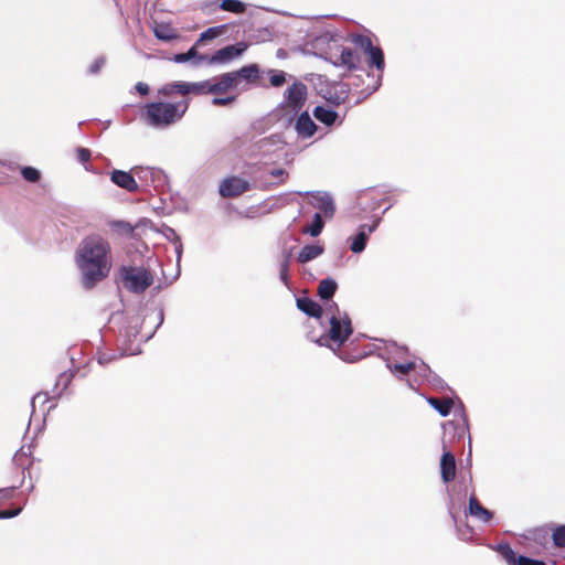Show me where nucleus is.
<instances>
[{
    "label": "nucleus",
    "instance_id": "obj_1",
    "mask_svg": "<svg viewBox=\"0 0 565 565\" xmlns=\"http://www.w3.org/2000/svg\"><path fill=\"white\" fill-rule=\"evenodd\" d=\"M76 264L83 276V285L90 289L104 280L111 269V248L100 235L86 236L76 252Z\"/></svg>",
    "mask_w": 565,
    "mask_h": 565
},
{
    "label": "nucleus",
    "instance_id": "obj_2",
    "mask_svg": "<svg viewBox=\"0 0 565 565\" xmlns=\"http://www.w3.org/2000/svg\"><path fill=\"white\" fill-rule=\"evenodd\" d=\"M189 108L186 99L178 103L154 102L145 107L143 117L153 127H168L180 120Z\"/></svg>",
    "mask_w": 565,
    "mask_h": 565
},
{
    "label": "nucleus",
    "instance_id": "obj_3",
    "mask_svg": "<svg viewBox=\"0 0 565 565\" xmlns=\"http://www.w3.org/2000/svg\"><path fill=\"white\" fill-rule=\"evenodd\" d=\"M119 277L122 286L135 294H142L153 282L150 270L143 267L122 266Z\"/></svg>",
    "mask_w": 565,
    "mask_h": 565
},
{
    "label": "nucleus",
    "instance_id": "obj_4",
    "mask_svg": "<svg viewBox=\"0 0 565 565\" xmlns=\"http://www.w3.org/2000/svg\"><path fill=\"white\" fill-rule=\"evenodd\" d=\"M328 43L326 54L333 61L335 65L345 66L349 70L354 68L358 64V56L350 50L341 46L340 39L338 36L326 33L317 40V46L320 43Z\"/></svg>",
    "mask_w": 565,
    "mask_h": 565
},
{
    "label": "nucleus",
    "instance_id": "obj_5",
    "mask_svg": "<svg viewBox=\"0 0 565 565\" xmlns=\"http://www.w3.org/2000/svg\"><path fill=\"white\" fill-rule=\"evenodd\" d=\"M337 308L335 303H330L327 310H331L332 308ZM352 327L349 317L344 313L341 315L339 310H337V315L332 313L330 317V330L328 333V339L337 344L340 348L351 335Z\"/></svg>",
    "mask_w": 565,
    "mask_h": 565
},
{
    "label": "nucleus",
    "instance_id": "obj_6",
    "mask_svg": "<svg viewBox=\"0 0 565 565\" xmlns=\"http://www.w3.org/2000/svg\"><path fill=\"white\" fill-rule=\"evenodd\" d=\"M246 45L244 43H237L234 45H227L212 55L200 56V60L205 61L210 65H223L228 64L243 54Z\"/></svg>",
    "mask_w": 565,
    "mask_h": 565
},
{
    "label": "nucleus",
    "instance_id": "obj_7",
    "mask_svg": "<svg viewBox=\"0 0 565 565\" xmlns=\"http://www.w3.org/2000/svg\"><path fill=\"white\" fill-rule=\"evenodd\" d=\"M247 78V66L236 72L225 73L217 78L211 79L212 94H224L238 84L239 78Z\"/></svg>",
    "mask_w": 565,
    "mask_h": 565
},
{
    "label": "nucleus",
    "instance_id": "obj_8",
    "mask_svg": "<svg viewBox=\"0 0 565 565\" xmlns=\"http://www.w3.org/2000/svg\"><path fill=\"white\" fill-rule=\"evenodd\" d=\"M266 78H268L269 83L274 87H280L286 82V74L281 71L279 72H260L257 65L249 64V84L255 83L262 86H266Z\"/></svg>",
    "mask_w": 565,
    "mask_h": 565
},
{
    "label": "nucleus",
    "instance_id": "obj_9",
    "mask_svg": "<svg viewBox=\"0 0 565 565\" xmlns=\"http://www.w3.org/2000/svg\"><path fill=\"white\" fill-rule=\"evenodd\" d=\"M307 99V87L302 83H294L285 93V106L298 113Z\"/></svg>",
    "mask_w": 565,
    "mask_h": 565
},
{
    "label": "nucleus",
    "instance_id": "obj_10",
    "mask_svg": "<svg viewBox=\"0 0 565 565\" xmlns=\"http://www.w3.org/2000/svg\"><path fill=\"white\" fill-rule=\"evenodd\" d=\"M310 195L309 203L317 210L321 211L327 218H331L335 213V205L332 196L328 192H307Z\"/></svg>",
    "mask_w": 565,
    "mask_h": 565
},
{
    "label": "nucleus",
    "instance_id": "obj_11",
    "mask_svg": "<svg viewBox=\"0 0 565 565\" xmlns=\"http://www.w3.org/2000/svg\"><path fill=\"white\" fill-rule=\"evenodd\" d=\"M354 42L369 54L370 62L374 64L377 70L382 71L384 68V55L382 50L373 46L372 41L367 36L356 35Z\"/></svg>",
    "mask_w": 565,
    "mask_h": 565
},
{
    "label": "nucleus",
    "instance_id": "obj_12",
    "mask_svg": "<svg viewBox=\"0 0 565 565\" xmlns=\"http://www.w3.org/2000/svg\"><path fill=\"white\" fill-rule=\"evenodd\" d=\"M247 191V181L238 177L225 178L221 184L218 192L223 198H235Z\"/></svg>",
    "mask_w": 565,
    "mask_h": 565
},
{
    "label": "nucleus",
    "instance_id": "obj_13",
    "mask_svg": "<svg viewBox=\"0 0 565 565\" xmlns=\"http://www.w3.org/2000/svg\"><path fill=\"white\" fill-rule=\"evenodd\" d=\"M33 445H22L21 448L13 456V463L22 469L23 478H25V472L29 478H32L31 468L34 463L33 457Z\"/></svg>",
    "mask_w": 565,
    "mask_h": 565
},
{
    "label": "nucleus",
    "instance_id": "obj_14",
    "mask_svg": "<svg viewBox=\"0 0 565 565\" xmlns=\"http://www.w3.org/2000/svg\"><path fill=\"white\" fill-rule=\"evenodd\" d=\"M110 180L119 188L125 189L128 192H137L139 185L132 174L122 170H114L110 175Z\"/></svg>",
    "mask_w": 565,
    "mask_h": 565
},
{
    "label": "nucleus",
    "instance_id": "obj_15",
    "mask_svg": "<svg viewBox=\"0 0 565 565\" xmlns=\"http://www.w3.org/2000/svg\"><path fill=\"white\" fill-rule=\"evenodd\" d=\"M376 226L377 223L370 226L362 225L359 230V233L351 238L350 249L356 254L363 252L369 238V234H371L376 228Z\"/></svg>",
    "mask_w": 565,
    "mask_h": 565
},
{
    "label": "nucleus",
    "instance_id": "obj_16",
    "mask_svg": "<svg viewBox=\"0 0 565 565\" xmlns=\"http://www.w3.org/2000/svg\"><path fill=\"white\" fill-rule=\"evenodd\" d=\"M440 472L444 482H449L456 476V460L450 451H444L440 460Z\"/></svg>",
    "mask_w": 565,
    "mask_h": 565
},
{
    "label": "nucleus",
    "instance_id": "obj_17",
    "mask_svg": "<svg viewBox=\"0 0 565 565\" xmlns=\"http://www.w3.org/2000/svg\"><path fill=\"white\" fill-rule=\"evenodd\" d=\"M500 552L503 558L510 565H544V563L527 558L525 556H516L514 551L509 545L500 546Z\"/></svg>",
    "mask_w": 565,
    "mask_h": 565
},
{
    "label": "nucleus",
    "instance_id": "obj_18",
    "mask_svg": "<svg viewBox=\"0 0 565 565\" xmlns=\"http://www.w3.org/2000/svg\"><path fill=\"white\" fill-rule=\"evenodd\" d=\"M317 126L307 113L299 116L296 122V130L299 136L309 138L316 132Z\"/></svg>",
    "mask_w": 565,
    "mask_h": 565
},
{
    "label": "nucleus",
    "instance_id": "obj_19",
    "mask_svg": "<svg viewBox=\"0 0 565 565\" xmlns=\"http://www.w3.org/2000/svg\"><path fill=\"white\" fill-rule=\"evenodd\" d=\"M154 36L161 41H172L179 38V33L175 28H173L170 23H156L153 28Z\"/></svg>",
    "mask_w": 565,
    "mask_h": 565
},
{
    "label": "nucleus",
    "instance_id": "obj_20",
    "mask_svg": "<svg viewBox=\"0 0 565 565\" xmlns=\"http://www.w3.org/2000/svg\"><path fill=\"white\" fill-rule=\"evenodd\" d=\"M469 513L487 523L492 519V512L483 508L476 497L471 495L469 499Z\"/></svg>",
    "mask_w": 565,
    "mask_h": 565
},
{
    "label": "nucleus",
    "instance_id": "obj_21",
    "mask_svg": "<svg viewBox=\"0 0 565 565\" xmlns=\"http://www.w3.org/2000/svg\"><path fill=\"white\" fill-rule=\"evenodd\" d=\"M323 246L318 244H309L301 248L298 254V262L301 264H306L317 257H319L323 253Z\"/></svg>",
    "mask_w": 565,
    "mask_h": 565
},
{
    "label": "nucleus",
    "instance_id": "obj_22",
    "mask_svg": "<svg viewBox=\"0 0 565 565\" xmlns=\"http://www.w3.org/2000/svg\"><path fill=\"white\" fill-rule=\"evenodd\" d=\"M297 307L308 316L319 318L322 313V308L313 300L302 297L297 299Z\"/></svg>",
    "mask_w": 565,
    "mask_h": 565
},
{
    "label": "nucleus",
    "instance_id": "obj_23",
    "mask_svg": "<svg viewBox=\"0 0 565 565\" xmlns=\"http://www.w3.org/2000/svg\"><path fill=\"white\" fill-rule=\"evenodd\" d=\"M427 402L441 415L447 416L450 413L451 407L454 406V401L451 398H435L429 397Z\"/></svg>",
    "mask_w": 565,
    "mask_h": 565
},
{
    "label": "nucleus",
    "instance_id": "obj_24",
    "mask_svg": "<svg viewBox=\"0 0 565 565\" xmlns=\"http://www.w3.org/2000/svg\"><path fill=\"white\" fill-rule=\"evenodd\" d=\"M313 115L319 121L328 126L332 125L337 119V113L334 110L322 106L316 107Z\"/></svg>",
    "mask_w": 565,
    "mask_h": 565
},
{
    "label": "nucleus",
    "instance_id": "obj_25",
    "mask_svg": "<svg viewBox=\"0 0 565 565\" xmlns=\"http://www.w3.org/2000/svg\"><path fill=\"white\" fill-rule=\"evenodd\" d=\"M337 290V282L333 279H322L318 287V294L322 299L329 300Z\"/></svg>",
    "mask_w": 565,
    "mask_h": 565
},
{
    "label": "nucleus",
    "instance_id": "obj_26",
    "mask_svg": "<svg viewBox=\"0 0 565 565\" xmlns=\"http://www.w3.org/2000/svg\"><path fill=\"white\" fill-rule=\"evenodd\" d=\"M220 8L224 11H230L233 13H244L246 10V4L238 0H222Z\"/></svg>",
    "mask_w": 565,
    "mask_h": 565
},
{
    "label": "nucleus",
    "instance_id": "obj_27",
    "mask_svg": "<svg viewBox=\"0 0 565 565\" xmlns=\"http://www.w3.org/2000/svg\"><path fill=\"white\" fill-rule=\"evenodd\" d=\"M226 26L225 25H218V26H212L205 30L203 33H201L199 38V43H203L207 40H213L217 36H221L225 32Z\"/></svg>",
    "mask_w": 565,
    "mask_h": 565
},
{
    "label": "nucleus",
    "instance_id": "obj_28",
    "mask_svg": "<svg viewBox=\"0 0 565 565\" xmlns=\"http://www.w3.org/2000/svg\"><path fill=\"white\" fill-rule=\"evenodd\" d=\"M191 94L193 95H207L212 94L211 79L191 83Z\"/></svg>",
    "mask_w": 565,
    "mask_h": 565
},
{
    "label": "nucleus",
    "instance_id": "obj_29",
    "mask_svg": "<svg viewBox=\"0 0 565 565\" xmlns=\"http://www.w3.org/2000/svg\"><path fill=\"white\" fill-rule=\"evenodd\" d=\"M323 228V221L320 213H316L313 215V221L310 226H308L305 232L310 234L311 236L316 237L318 236Z\"/></svg>",
    "mask_w": 565,
    "mask_h": 565
},
{
    "label": "nucleus",
    "instance_id": "obj_30",
    "mask_svg": "<svg viewBox=\"0 0 565 565\" xmlns=\"http://www.w3.org/2000/svg\"><path fill=\"white\" fill-rule=\"evenodd\" d=\"M21 174L26 181L32 183L38 182L41 178L40 171L33 167H23L21 169Z\"/></svg>",
    "mask_w": 565,
    "mask_h": 565
},
{
    "label": "nucleus",
    "instance_id": "obj_31",
    "mask_svg": "<svg viewBox=\"0 0 565 565\" xmlns=\"http://www.w3.org/2000/svg\"><path fill=\"white\" fill-rule=\"evenodd\" d=\"M414 363L413 362H409V363H396L394 365H390V369L392 372L394 373H401V374H406L408 373L411 370L414 369Z\"/></svg>",
    "mask_w": 565,
    "mask_h": 565
},
{
    "label": "nucleus",
    "instance_id": "obj_32",
    "mask_svg": "<svg viewBox=\"0 0 565 565\" xmlns=\"http://www.w3.org/2000/svg\"><path fill=\"white\" fill-rule=\"evenodd\" d=\"M554 543L565 547V525L557 527L553 533Z\"/></svg>",
    "mask_w": 565,
    "mask_h": 565
},
{
    "label": "nucleus",
    "instance_id": "obj_33",
    "mask_svg": "<svg viewBox=\"0 0 565 565\" xmlns=\"http://www.w3.org/2000/svg\"><path fill=\"white\" fill-rule=\"evenodd\" d=\"M172 87H174L175 93L185 96L191 94V83L188 82H177L172 83Z\"/></svg>",
    "mask_w": 565,
    "mask_h": 565
},
{
    "label": "nucleus",
    "instance_id": "obj_34",
    "mask_svg": "<svg viewBox=\"0 0 565 565\" xmlns=\"http://www.w3.org/2000/svg\"><path fill=\"white\" fill-rule=\"evenodd\" d=\"M92 152L87 148H77L76 149V158L79 162L86 163L90 160Z\"/></svg>",
    "mask_w": 565,
    "mask_h": 565
},
{
    "label": "nucleus",
    "instance_id": "obj_35",
    "mask_svg": "<svg viewBox=\"0 0 565 565\" xmlns=\"http://www.w3.org/2000/svg\"><path fill=\"white\" fill-rule=\"evenodd\" d=\"M105 63H106V58L104 56L96 58L89 66V73L97 74L103 68Z\"/></svg>",
    "mask_w": 565,
    "mask_h": 565
},
{
    "label": "nucleus",
    "instance_id": "obj_36",
    "mask_svg": "<svg viewBox=\"0 0 565 565\" xmlns=\"http://www.w3.org/2000/svg\"><path fill=\"white\" fill-rule=\"evenodd\" d=\"M288 269H289V258L286 257L280 265V279L287 285L288 284Z\"/></svg>",
    "mask_w": 565,
    "mask_h": 565
},
{
    "label": "nucleus",
    "instance_id": "obj_37",
    "mask_svg": "<svg viewBox=\"0 0 565 565\" xmlns=\"http://www.w3.org/2000/svg\"><path fill=\"white\" fill-rule=\"evenodd\" d=\"M21 511H22L21 507H18L15 509L1 510L0 519H10V518L17 516L21 513Z\"/></svg>",
    "mask_w": 565,
    "mask_h": 565
},
{
    "label": "nucleus",
    "instance_id": "obj_38",
    "mask_svg": "<svg viewBox=\"0 0 565 565\" xmlns=\"http://www.w3.org/2000/svg\"><path fill=\"white\" fill-rule=\"evenodd\" d=\"M200 45H201V43H199V41H196L194 43V45L188 52H185L190 60L196 58V63L203 62L202 60H200V56H203V55L198 53V47Z\"/></svg>",
    "mask_w": 565,
    "mask_h": 565
},
{
    "label": "nucleus",
    "instance_id": "obj_39",
    "mask_svg": "<svg viewBox=\"0 0 565 565\" xmlns=\"http://www.w3.org/2000/svg\"><path fill=\"white\" fill-rule=\"evenodd\" d=\"M115 360V355L108 354L106 352L99 353L97 355V361L100 365H106Z\"/></svg>",
    "mask_w": 565,
    "mask_h": 565
},
{
    "label": "nucleus",
    "instance_id": "obj_40",
    "mask_svg": "<svg viewBox=\"0 0 565 565\" xmlns=\"http://www.w3.org/2000/svg\"><path fill=\"white\" fill-rule=\"evenodd\" d=\"M233 100H234V97H225V98L215 97L212 103L216 106H225V105L231 104Z\"/></svg>",
    "mask_w": 565,
    "mask_h": 565
},
{
    "label": "nucleus",
    "instance_id": "obj_41",
    "mask_svg": "<svg viewBox=\"0 0 565 565\" xmlns=\"http://www.w3.org/2000/svg\"><path fill=\"white\" fill-rule=\"evenodd\" d=\"M136 90H137L140 95L145 96V95H147V94L149 93V86H148L146 83L138 82V83L136 84Z\"/></svg>",
    "mask_w": 565,
    "mask_h": 565
},
{
    "label": "nucleus",
    "instance_id": "obj_42",
    "mask_svg": "<svg viewBox=\"0 0 565 565\" xmlns=\"http://www.w3.org/2000/svg\"><path fill=\"white\" fill-rule=\"evenodd\" d=\"M172 93H175L174 87H172V83L171 84H167V85H164L163 87H161L159 89V94H161L163 96H169Z\"/></svg>",
    "mask_w": 565,
    "mask_h": 565
},
{
    "label": "nucleus",
    "instance_id": "obj_43",
    "mask_svg": "<svg viewBox=\"0 0 565 565\" xmlns=\"http://www.w3.org/2000/svg\"><path fill=\"white\" fill-rule=\"evenodd\" d=\"M171 60L175 63H185V62L190 61L186 53L175 54Z\"/></svg>",
    "mask_w": 565,
    "mask_h": 565
},
{
    "label": "nucleus",
    "instance_id": "obj_44",
    "mask_svg": "<svg viewBox=\"0 0 565 565\" xmlns=\"http://www.w3.org/2000/svg\"><path fill=\"white\" fill-rule=\"evenodd\" d=\"M268 173L273 178H281L286 174V172L282 169H271Z\"/></svg>",
    "mask_w": 565,
    "mask_h": 565
}]
</instances>
